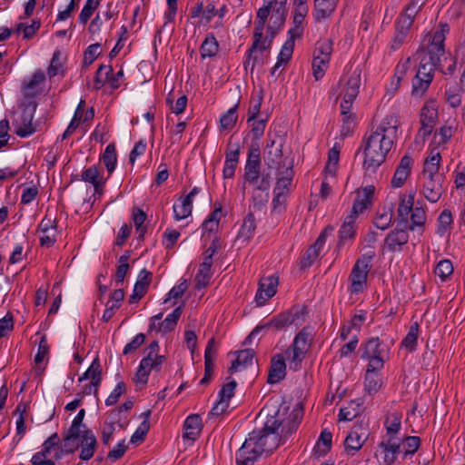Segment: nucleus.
<instances>
[{"mask_svg":"<svg viewBox=\"0 0 465 465\" xmlns=\"http://www.w3.org/2000/svg\"><path fill=\"white\" fill-rule=\"evenodd\" d=\"M400 126L398 115H387L367 138L364 145L363 167L367 172L375 173L391 150Z\"/></svg>","mask_w":465,"mask_h":465,"instance_id":"nucleus-1","label":"nucleus"},{"mask_svg":"<svg viewBox=\"0 0 465 465\" xmlns=\"http://www.w3.org/2000/svg\"><path fill=\"white\" fill-rule=\"evenodd\" d=\"M449 31L448 24L440 23L439 28L435 32L426 35L427 46L419 51L420 74L434 76V71L440 66V57L445 54L444 42Z\"/></svg>","mask_w":465,"mask_h":465,"instance_id":"nucleus-2","label":"nucleus"},{"mask_svg":"<svg viewBox=\"0 0 465 465\" xmlns=\"http://www.w3.org/2000/svg\"><path fill=\"white\" fill-rule=\"evenodd\" d=\"M282 415L278 410L273 415L267 414V420L263 428L260 430H253L255 440H257L262 453L272 452L283 443L289 436H283L282 431Z\"/></svg>","mask_w":465,"mask_h":465,"instance_id":"nucleus-3","label":"nucleus"},{"mask_svg":"<svg viewBox=\"0 0 465 465\" xmlns=\"http://www.w3.org/2000/svg\"><path fill=\"white\" fill-rule=\"evenodd\" d=\"M361 70L355 68L350 75H344L341 78L338 87L340 89L339 96L342 97L341 111L343 115V128L350 129L353 122L352 115L350 114L352 104L356 99L361 86Z\"/></svg>","mask_w":465,"mask_h":465,"instance_id":"nucleus-4","label":"nucleus"},{"mask_svg":"<svg viewBox=\"0 0 465 465\" xmlns=\"http://www.w3.org/2000/svg\"><path fill=\"white\" fill-rule=\"evenodd\" d=\"M374 256V252H368L356 261L349 277L351 282L350 291L351 293H359L365 289L368 273L372 266L371 261Z\"/></svg>","mask_w":465,"mask_h":465,"instance_id":"nucleus-5","label":"nucleus"},{"mask_svg":"<svg viewBox=\"0 0 465 465\" xmlns=\"http://www.w3.org/2000/svg\"><path fill=\"white\" fill-rule=\"evenodd\" d=\"M312 336V329L304 327L294 338L292 346L286 350L285 355L290 361V367L297 370L310 346V338Z\"/></svg>","mask_w":465,"mask_h":465,"instance_id":"nucleus-6","label":"nucleus"},{"mask_svg":"<svg viewBox=\"0 0 465 465\" xmlns=\"http://www.w3.org/2000/svg\"><path fill=\"white\" fill-rule=\"evenodd\" d=\"M36 109L35 103L25 105L21 114L14 120L13 126L15 134L20 137H27L33 134L36 129L33 125L34 114Z\"/></svg>","mask_w":465,"mask_h":465,"instance_id":"nucleus-7","label":"nucleus"},{"mask_svg":"<svg viewBox=\"0 0 465 465\" xmlns=\"http://www.w3.org/2000/svg\"><path fill=\"white\" fill-rule=\"evenodd\" d=\"M255 440V434L251 432L249 438L245 440L242 447L236 452L235 460L237 465H253L257 459L262 454Z\"/></svg>","mask_w":465,"mask_h":465,"instance_id":"nucleus-8","label":"nucleus"},{"mask_svg":"<svg viewBox=\"0 0 465 465\" xmlns=\"http://www.w3.org/2000/svg\"><path fill=\"white\" fill-rule=\"evenodd\" d=\"M381 341L378 337L369 339L362 345L361 359L368 360L370 367L372 370H381L384 365V360L381 356Z\"/></svg>","mask_w":465,"mask_h":465,"instance_id":"nucleus-9","label":"nucleus"},{"mask_svg":"<svg viewBox=\"0 0 465 465\" xmlns=\"http://www.w3.org/2000/svg\"><path fill=\"white\" fill-rule=\"evenodd\" d=\"M165 356L151 357L146 355L140 361L134 381L136 384L145 385L148 381L149 374L152 371H158L162 364L165 361Z\"/></svg>","mask_w":465,"mask_h":465,"instance_id":"nucleus-10","label":"nucleus"},{"mask_svg":"<svg viewBox=\"0 0 465 465\" xmlns=\"http://www.w3.org/2000/svg\"><path fill=\"white\" fill-rule=\"evenodd\" d=\"M438 110L434 102L426 103L420 111V124L419 135L423 139L428 137L436 125Z\"/></svg>","mask_w":465,"mask_h":465,"instance_id":"nucleus-11","label":"nucleus"},{"mask_svg":"<svg viewBox=\"0 0 465 465\" xmlns=\"http://www.w3.org/2000/svg\"><path fill=\"white\" fill-rule=\"evenodd\" d=\"M282 143H277L276 141L272 140L267 144L265 150L264 163L269 169L284 170L289 164H286L283 160Z\"/></svg>","mask_w":465,"mask_h":465,"instance_id":"nucleus-12","label":"nucleus"},{"mask_svg":"<svg viewBox=\"0 0 465 465\" xmlns=\"http://www.w3.org/2000/svg\"><path fill=\"white\" fill-rule=\"evenodd\" d=\"M264 3L265 5L257 11V19L266 22L272 10V18L275 17L279 25H283L286 17V4L281 6L277 0H264Z\"/></svg>","mask_w":465,"mask_h":465,"instance_id":"nucleus-13","label":"nucleus"},{"mask_svg":"<svg viewBox=\"0 0 465 465\" xmlns=\"http://www.w3.org/2000/svg\"><path fill=\"white\" fill-rule=\"evenodd\" d=\"M422 193L424 197L430 203H437L443 192L444 175H436V177H422Z\"/></svg>","mask_w":465,"mask_h":465,"instance_id":"nucleus-14","label":"nucleus"},{"mask_svg":"<svg viewBox=\"0 0 465 465\" xmlns=\"http://www.w3.org/2000/svg\"><path fill=\"white\" fill-rule=\"evenodd\" d=\"M265 21L259 20L255 22V28L253 33V41L251 47L247 51L246 60L243 63V66L245 70H248L250 67L251 72L253 71L255 63L257 60V56L255 53L257 52V48L262 39L263 38V29L265 25Z\"/></svg>","mask_w":465,"mask_h":465,"instance_id":"nucleus-15","label":"nucleus"},{"mask_svg":"<svg viewBox=\"0 0 465 465\" xmlns=\"http://www.w3.org/2000/svg\"><path fill=\"white\" fill-rule=\"evenodd\" d=\"M375 188L369 185L356 191V197L352 204L351 214L358 217L363 211L371 207Z\"/></svg>","mask_w":465,"mask_h":465,"instance_id":"nucleus-16","label":"nucleus"},{"mask_svg":"<svg viewBox=\"0 0 465 465\" xmlns=\"http://www.w3.org/2000/svg\"><path fill=\"white\" fill-rule=\"evenodd\" d=\"M368 435V430L362 423L354 425L344 441L346 450L351 451V454L358 451L367 440Z\"/></svg>","mask_w":465,"mask_h":465,"instance_id":"nucleus-17","label":"nucleus"},{"mask_svg":"<svg viewBox=\"0 0 465 465\" xmlns=\"http://www.w3.org/2000/svg\"><path fill=\"white\" fill-rule=\"evenodd\" d=\"M288 312L273 317L270 322L263 325L256 326L246 338L244 344L250 343L252 337L257 335L262 330L273 327L276 331L282 330L287 326L292 325L293 320L290 318Z\"/></svg>","mask_w":465,"mask_h":465,"instance_id":"nucleus-18","label":"nucleus"},{"mask_svg":"<svg viewBox=\"0 0 465 465\" xmlns=\"http://www.w3.org/2000/svg\"><path fill=\"white\" fill-rule=\"evenodd\" d=\"M413 163V158L409 154L401 159L391 182L393 188H400L404 184L411 173Z\"/></svg>","mask_w":465,"mask_h":465,"instance_id":"nucleus-19","label":"nucleus"},{"mask_svg":"<svg viewBox=\"0 0 465 465\" xmlns=\"http://www.w3.org/2000/svg\"><path fill=\"white\" fill-rule=\"evenodd\" d=\"M278 278L274 276L263 277L259 282V289L255 299L259 304H263L276 293Z\"/></svg>","mask_w":465,"mask_h":465,"instance_id":"nucleus-20","label":"nucleus"},{"mask_svg":"<svg viewBox=\"0 0 465 465\" xmlns=\"http://www.w3.org/2000/svg\"><path fill=\"white\" fill-rule=\"evenodd\" d=\"M407 229L408 226L403 227V225H397V227L387 235L385 238V246L389 251L396 252L408 242L409 234Z\"/></svg>","mask_w":465,"mask_h":465,"instance_id":"nucleus-21","label":"nucleus"},{"mask_svg":"<svg viewBox=\"0 0 465 465\" xmlns=\"http://www.w3.org/2000/svg\"><path fill=\"white\" fill-rule=\"evenodd\" d=\"M281 415L283 417L284 413H281ZM302 417L303 407L302 403H298L292 409L286 420L282 418V425L281 426L283 436H290L292 433H293L301 423Z\"/></svg>","mask_w":465,"mask_h":465,"instance_id":"nucleus-22","label":"nucleus"},{"mask_svg":"<svg viewBox=\"0 0 465 465\" xmlns=\"http://www.w3.org/2000/svg\"><path fill=\"white\" fill-rule=\"evenodd\" d=\"M293 178V169L292 164L290 163L284 170H280L277 173V182L275 188L273 190V193H278V195L287 196L290 192V187L292 185Z\"/></svg>","mask_w":465,"mask_h":465,"instance_id":"nucleus-23","label":"nucleus"},{"mask_svg":"<svg viewBox=\"0 0 465 465\" xmlns=\"http://www.w3.org/2000/svg\"><path fill=\"white\" fill-rule=\"evenodd\" d=\"M286 375V364L283 356L281 354L272 358L267 381L268 383H278Z\"/></svg>","mask_w":465,"mask_h":465,"instance_id":"nucleus-24","label":"nucleus"},{"mask_svg":"<svg viewBox=\"0 0 465 465\" xmlns=\"http://www.w3.org/2000/svg\"><path fill=\"white\" fill-rule=\"evenodd\" d=\"M97 440L92 430L85 429L81 439V452L79 458L83 460H89L94 453Z\"/></svg>","mask_w":465,"mask_h":465,"instance_id":"nucleus-25","label":"nucleus"},{"mask_svg":"<svg viewBox=\"0 0 465 465\" xmlns=\"http://www.w3.org/2000/svg\"><path fill=\"white\" fill-rule=\"evenodd\" d=\"M202 419L198 414H191L188 416L183 424V439L194 441L202 431Z\"/></svg>","mask_w":465,"mask_h":465,"instance_id":"nucleus-26","label":"nucleus"},{"mask_svg":"<svg viewBox=\"0 0 465 465\" xmlns=\"http://www.w3.org/2000/svg\"><path fill=\"white\" fill-rule=\"evenodd\" d=\"M441 156L436 149L430 151V155L425 159L423 164L422 177H436L444 175L439 172Z\"/></svg>","mask_w":465,"mask_h":465,"instance_id":"nucleus-27","label":"nucleus"},{"mask_svg":"<svg viewBox=\"0 0 465 465\" xmlns=\"http://www.w3.org/2000/svg\"><path fill=\"white\" fill-rule=\"evenodd\" d=\"M82 180L90 183L94 185V195H102L103 193V186L104 184V181L100 176L98 166L93 165L89 168H86L83 171L81 174Z\"/></svg>","mask_w":465,"mask_h":465,"instance_id":"nucleus-28","label":"nucleus"},{"mask_svg":"<svg viewBox=\"0 0 465 465\" xmlns=\"http://www.w3.org/2000/svg\"><path fill=\"white\" fill-rule=\"evenodd\" d=\"M213 261H210V256L204 257L203 262L200 264L199 271L195 276V288L201 290L205 288L212 278L211 268Z\"/></svg>","mask_w":465,"mask_h":465,"instance_id":"nucleus-29","label":"nucleus"},{"mask_svg":"<svg viewBox=\"0 0 465 465\" xmlns=\"http://www.w3.org/2000/svg\"><path fill=\"white\" fill-rule=\"evenodd\" d=\"M413 203L414 196L412 194H410L408 197H406V195L401 196L400 204L397 210L398 226L403 225V227H407L408 215L413 209Z\"/></svg>","mask_w":465,"mask_h":465,"instance_id":"nucleus-30","label":"nucleus"},{"mask_svg":"<svg viewBox=\"0 0 465 465\" xmlns=\"http://www.w3.org/2000/svg\"><path fill=\"white\" fill-rule=\"evenodd\" d=\"M379 447L381 449H382V450L384 452L383 463L385 465H391V464H393L395 462L396 459H397V455L400 452L401 444L397 443V442H394L391 439H388V440L386 442L385 441H381L379 444Z\"/></svg>","mask_w":465,"mask_h":465,"instance_id":"nucleus-31","label":"nucleus"},{"mask_svg":"<svg viewBox=\"0 0 465 465\" xmlns=\"http://www.w3.org/2000/svg\"><path fill=\"white\" fill-rule=\"evenodd\" d=\"M338 1L339 0H314L316 20L329 17L335 10Z\"/></svg>","mask_w":465,"mask_h":465,"instance_id":"nucleus-32","label":"nucleus"},{"mask_svg":"<svg viewBox=\"0 0 465 465\" xmlns=\"http://www.w3.org/2000/svg\"><path fill=\"white\" fill-rule=\"evenodd\" d=\"M433 80V75L420 74V69L416 73V75L412 82L411 94L414 96H421L428 90L430 83Z\"/></svg>","mask_w":465,"mask_h":465,"instance_id":"nucleus-33","label":"nucleus"},{"mask_svg":"<svg viewBox=\"0 0 465 465\" xmlns=\"http://www.w3.org/2000/svg\"><path fill=\"white\" fill-rule=\"evenodd\" d=\"M256 228L255 218L252 213H249L243 219L242 225L238 233L237 240L247 242L254 234Z\"/></svg>","mask_w":465,"mask_h":465,"instance_id":"nucleus-34","label":"nucleus"},{"mask_svg":"<svg viewBox=\"0 0 465 465\" xmlns=\"http://www.w3.org/2000/svg\"><path fill=\"white\" fill-rule=\"evenodd\" d=\"M254 351L252 349L239 351L236 360L232 362L228 371L232 374L236 371L240 366L246 368L248 365H252Z\"/></svg>","mask_w":465,"mask_h":465,"instance_id":"nucleus-35","label":"nucleus"},{"mask_svg":"<svg viewBox=\"0 0 465 465\" xmlns=\"http://www.w3.org/2000/svg\"><path fill=\"white\" fill-rule=\"evenodd\" d=\"M183 313L182 306L175 308L162 322L158 323L157 331L166 333L174 330Z\"/></svg>","mask_w":465,"mask_h":465,"instance_id":"nucleus-36","label":"nucleus"},{"mask_svg":"<svg viewBox=\"0 0 465 465\" xmlns=\"http://www.w3.org/2000/svg\"><path fill=\"white\" fill-rule=\"evenodd\" d=\"M379 371L380 370H372L370 365L367 366L364 384L365 390L369 394L376 393L381 386V381L378 375Z\"/></svg>","mask_w":465,"mask_h":465,"instance_id":"nucleus-37","label":"nucleus"},{"mask_svg":"<svg viewBox=\"0 0 465 465\" xmlns=\"http://www.w3.org/2000/svg\"><path fill=\"white\" fill-rule=\"evenodd\" d=\"M45 80V73L41 70H37L34 73L32 78L28 82H25L23 84L24 95L26 97H34L37 92L35 87Z\"/></svg>","mask_w":465,"mask_h":465,"instance_id":"nucleus-38","label":"nucleus"},{"mask_svg":"<svg viewBox=\"0 0 465 465\" xmlns=\"http://www.w3.org/2000/svg\"><path fill=\"white\" fill-rule=\"evenodd\" d=\"M181 203L173 205L174 218L177 221L187 218L192 213L193 199L190 196H183L180 198Z\"/></svg>","mask_w":465,"mask_h":465,"instance_id":"nucleus-39","label":"nucleus"},{"mask_svg":"<svg viewBox=\"0 0 465 465\" xmlns=\"http://www.w3.org/2000/svg\"><path fill=\"white\" fill-rule=\"evenodd\" d=\"M294 49V44L292 40H286V42L283 44L281 52L277 58L276 64L272 67L271 74H274L275 72L278 70V68L283 64H287L290 59L292 58V53Z\"/></svg>","mask_w":465,"mask_h":465,"instance_id":"nucleus-40","label":"nucleus"},{"mask_svg":"<svg viewBox=\"0 0 465 465\" xmlns=\"http://www.w3.org/2000/svg\"><path fill=\"white\" fill-rule=\"evenodd\" d=\"M332 53V40L330 38L320 39L316 43L313 57L330 61Z\"/></svg>","mask_w":465,"mask_h":465,"instance_id":"nucleus-41","label":"nucleus"},{"mask_svg":"<svg viewBox=\"0 0 465 465\" xmlns=\"http://www.w3.org/2000/svg\"><path fill=\"white\" fill-rule=\"evenodd\" d=\"M219 50V44L213 35H209L205 37L201 45V57L203 59L207 57H213Z\"/></svg>","mask_w":465,"mask_h":465,"instance_id":"nucleus-42","label":"nucleus"},{"mask_svg":"<svg viewBox=\"0 0 465 465\" xmlns=\"http://www.w3.org/2000/svg\"><path fill=\"white\" fill-rule=\"evenodd\" d=\"M420 325L417 322H413L407 335L403 338L401 341V346L409 350V351L412 352L417 349V340L419 336Z\"/></svg>","mask_w":465,"mask_h":465,"instance_id":"nucleus-43","label":"nucleus"},{"mask_svg":"<svg viewBox=\"0 0 465 465\" xmlns=\"http://www.w3.org/2000/svg\"><path fill=\"white\" fill-rule=\"evenodd\" d=\"M357 217L350 213L348 215L341 229H340V242H343L348 239H352L355 235V221Z\"/></svg>","mask_w":465,"mask_h":465,"instance_id":"nucleus-44","label":"nucleus"},{"mask_svg":"<svg viewBox=\"0 0 465 465\" xmlns=\"http://www.w3.org/2000/svg\"><path fill=\"white\" fill-rule=\"evenodd\" d=\"M102 160L109 174H111L114 171L117 162V154L114 143H109L106 146L103 153Z\"/></svg>","mask_w":465,"mask_h":465,"instance_id":"nucleus-45","label":"nucleus"},{"mask_svg":"<svg viewBox=\"0 0 465 465\" xmlns=\"http://www.w3.org/2000/svg\"><path fill=\"white\" fill-rule=\"evenodd\" d=\"M238 104L223 114L220 117V126L223 130H232L236 124Z\"/></svg>","mask_w":465,"mask_h":465,"instance_id":"nucleus-46","label":"nucleus"},{"mask_svg":"<svg viewBox=\"0 0 465 465\" xmlns=\"http://www.w3.org/2000/svg\"><path fill=\"white\" fill-rule=\"evenodd\" d=\"M331 433L323 430L315 446V452L320 456L327 454L331 448Z\"/></svg>","mask_w":465,"mask_h":465,"instance_id":"nucleus-47","label":"nucleus"},{"mask_svg":"<svg viewBox=\"0 0 465 465\" xmlns=\"http://www.w3.org/2000/svg\"><path fill=\"white\" fill-rule=\"evenodd\" d=\"M410 64H411V58H407L405 61L400 62L397 64V66L395 68L394 77L391 81V87L394 90H397L399 88L401 81L404 78L407 71L410 68Z\"/></svg>","mask_w":465,"mask_h":465,"instance_id":"nucleus-48","label":"nucleus"},{"mask_svg":"<svg viewBox=\"0 0 465 465\" xmlns=\"http://www.w3.org/2000/svg\"><path fill=\"white\" fill-rule=\"evenodd\" d=\"M151 282L152 273L146 269H143L138 275V280L135 282L134 289H135L136 292H140L141 294H145Z\"/></svg>","mask_w":465,"mask_h":465,"instance_id":"nucleus-49","label":"nucleus"},{"mask_svg":"<svg viewBox=\"0 0 465 465\" xmlns=\"http://www.w3.org/2000/svg\"><path fill=\"white\" fill-rule=\"evenodd\" d=\"M425 221V211L421 207L413 208L411 214V224H408V229L413 231L416 227H422Z\"/></svg>","mask_w":465,"mask_h":465,"instance_id":"nucleus-50","label":"nucleus"},{"mask_svg":"<svg viewBox=\"0 0 465 465\" xmlns=\"http://www.w3.org/2000/svg\"><path fill=\"white\" fill-rule=\"evenodd\" d=\"M132 217L135 229L140 232V237H143L146 229L143 227V224L147 218L146 213L140 208L134 207L133 209Z\"/></svg>","mask_w":465,"mask_h":465,"instance_id":"nucleus-51","label":"nucleus"},{"mask_svg":"<svg viewBox=\"0 0 465 465\" xmlns=\"http://www.w3.org/2000/svg\"><path fill=\"white\" fill-rule=\"evenodd\" d=\"M260 169L261 164L246 163L243 175L244 182L252 184L257 183L261 174Z\"/></svg>","mask_w":465,"mask_h":465,"instance_id":"nucleus-52","label":"nucleus"},{"mask_svg":"<svg viewBox=\"0 0 465 465\" xmlns=\"http://www.w3.org/2000/svg\"><path fill=\"white\" fill-rule=\"evenodd\" d=\"M401 415L398 414V413H394L391 415V420H389V419L387 420V425H386V430H387V437L388 439H391V440H394V436L395 434L400 430L401 429Z\"/></svg>","mask_w":465,"mask_h":465,"instance_id":"nucleus-53","label":"nucleus"},{"mask_svg":"<svg viewBox=\"0 0 465 465\" xmlns=\"http://www.w3.org/2000/svg\"><path fill=\"white\" fill-rule=\"evenodd\" d=\"M453 272V265L450 260H442L438 262L435 268V274L438 275L441 281H445Z\"/></svg>","mask_w":465,"mask_h":465,"instance_id":"nucleus-54","label":"nucleus"},{"mask_svg":"<svg viewBox=\"0 0 465 465\" xmlns=\"http://www.w3.org/2000/svg\"><path fill=\"white\" fill-rule=\"evenodd\" d=\"M38 232L42 233L55 232L56 218L47 213L40 222Z\"/></svg>","mask_w":465,"mask_h":465,"instance_id":"nucleus-55","label":"nucleus"},{"mask_svg":"<svg viewBox=\"0 0 465 465\" xmlns=\"http://www.w3.org/2000/svg\"><path fill=\"white\" fill-rule=\"evenodd\" d=\"M420 445V439L417 436H407L403 440L404 457L414 454Z\"/></svg>","mask_w":465,"mask_h":465,"instance_id":"nucleus-56","label":"nucleus"},{"mask_svg":"<svg viewBox=\"0 0 465 465\" xmlns=\"http://www.w3.org/2000/svg\"><path fill=\"white\" fill-rule=\"evenodd\" d=\"M329 63L330 61L328 60L313 57L312 73L315 80H320L323 77Z\"/></svg>","mask_w":465,"mask_h":465,"instance_id":"nucleus-57","label":"nucleus"},{"mask_svg":"<svg viewBox=\"0 0 465 465\" xmlns=\"http://www.w3.org/2000/svg\"><path fill=\"white\" fill-rule=\"evenodd\" d=\"M227 380H229V381L224 383L219 391V398L226 401V402H229L234 394V390L237 386V383L234 380L231 379V377H228Z\"/></svg>","mask_w":465,"mask_h":465,"instance_id":"nucleus-58","label":"nucleus"},{"mask_svg":"<svg viewBox=\"0 0 465 465\" xmlns=\"http://www.w3.org/2000/svg\"><path fill=\"white\" fill-rule=\"evenodd\" d=\"M102 376V368L99 360L96 358L94 360L90 367L79 378V381H83L87 379H94Z\"/></svg>","mask_w":465,"mask_h":465,"instance_id":"nucleus-59","label":"nucleus"},{"mask_svg":"<svg viewBox=\"0 0 465 465\" xmlns=\"http://www.w3.org/2000/svg\"><path fill=\"white\" fill-rule=\"evenodd\" d=\"M451 222L452 217L450 211L443 210L438 218L439 226L437 233H439L440 235H444Z\"/></svg>","mask_w":465,"mask_h":465,"instance_id":"nucleus-60","label":"nucleus"},{"mask_svg":"<svg viewBox=\"0 0 465 465\" xmlns=\"http://www.w3.org/2000/svg\"><path fill=\"white\" fill-rule=\"evenodd\" d=\"M126 391V386L124 381H119L114 388V390L111 392V394L105 400V404L107 406H112L115 404L121 395H123Z\"/></svg>","mask_w":465,"mask_h":465,"instance_id":"nucleus-61","label":"nucleus"},{"mask_svg":"<svg viewBox=\"0 0 465 465\" xmlns=\"http://www.w3.org/2000/svg\"><path fill=\"white\" fill-rule=\"evenodd\" d=\"M50 347L47 343L45 335H43L40 339L37 353L35 356V362L36 364L41 363L44 359L48 355Z\"/></svg>","mask_w":465,"mask_h":465,"instance_id":"nucleus-62","label":"nucleus"},{"mask_svg":"<svg viewBox=\"0 0 465 465\" xmlns=\"http://www.w3.org/2000/svg\"><path fill=\"white\" fill-rule=\"evenodd\" d=\"M145 341V335L143 333H138L129 343H127L123 351L124 355H127L138 348H140Z\"/></svg>","mask_w":465,"mask_h":465,"instance_id":"nucleus-63","label":"nucleus"},{"mask_svg":"<svg viewBox=\"0 0 465 465\" xmlns=\"http://www.w3.org/2000/svg\"><path fill=\"white\" fill-rule=\"evenodd\" d=\"M393 213L392 210H389L388 212H384L380 214L374 221V224L377 228L381 230H386L390 227L392 221Z\"/></svg>","mask_w":465,"mask_h":465,"instance_id":"nucleus-64","label":"nucleus"}]
</instances>
